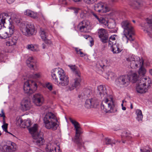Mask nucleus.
Returning a JSON list of instances; mask_svg holds the SVG:
<instances>
[{"label":"nucleus","instance_id":"nucleus-1","mask_svg":"<svg viewBox=\"0 0 152 152\" xmlns=\"http://www.w3.org/2000/svg\"><path fill=\"white\" fill-rule=\"evenodd\" d=\"M101 108L106 113H114L117 111L112 96L103 100L101 104Z\"/></svg>","mask_w":152,"mask_h":152},{"label":"nucleus","instance_id":"nucleus-2","mask_svg":"<svg viewBox=\"0 0 152 152\" xmlns=\"http://www.w3.org/2000/svg\"><path fill=\"white\" fill-rule=\"evenodd\" d=\"M151 83V81L149 78L142 77L137 80L136 86L137 91L141 94L146 92L147 91L148 88L150 86V84Z\"/></svg>","mask_w":152,"mask_h":152},{"label":"nucleus","instance_id":"nucleus-3","mask_svg":"<svg viewBox=\"0 0 152 152\" xmlns=\"http://www.w3.org/2000/svg\"><path fill=\"white\" fill-rule=\"evenodd\" d=\"M45 127L47 129H53L57 124V118L53 113H47L43 119Z\"/></svg>","mask_w":152,"mask_h":152},{"label":"nucleus","instance_id":"nucleus-4","mask_svg":"<svg viewBox=\"0 0 152 152\" xmlns=\"http://www.w3.org/2000/svg\"><path fill=\"white\" fill-rule=\"evenodd\" d=\"M121 25L124 30V34L127 39V43L128 41L130 42L133 41L134 38L132 36L134 35V32L128 20L124 21L122 22Z\"/></svg>","mask_w":152,"mask_h":152},{"label":"nucleus","instance_id":"nucleus-5","mask_svg":"<svg viewBox=\"0 0 152 152\" xmlns=\"http://www.w3.org/2000/svg\"><path fill=\"white\" fill-rule=\"evenodd\" d=\"M18 147L16 144L11 141L2 142L0 144V150L4 152H14Z\"/></svg>","mask_w":152,"mask_h":152},{"label":"nucleus","instance_id":"nucleus-6","mask_svg":"<svg viewBox=\"0 0 152 152\" xmlns=\"http://www.w3.org/2000/svg\"><path fill=\"white\" fill-rule=\"evenodd\" d=\"M58 76L59 78V81L58 85L60 86H65L68 85L69 78L66 75L64 70L60 68H58Z\"/></svg>","mask_w":152,"mask_h":152},{"label":"nucleus","instance_id":"nucleus-7","mask_svg":"<svg viewBox=\"0 0 152 152\" xmlns=\"http://www.w3.org/2000/svg\"><path fill=\"white\" fill-rule=\"evenodd\" d=\"M37 85L33 80H28L24 83L23 90L26 93L30 94L34 93L37 90Z\"/></svg>","mask_w":152,"mask_h":152},{"label":"nucleus","instance_id":"nucleus-8","mask_svg":"<svg viewBox=\"0 0 152 152\" xmlns=\"http://www.w3.org/2000/svg\"><path fill=\"white\" fill-rule=\"evenodd\" d=\"M130 81V78L128 76L122 75L116 80L115 83L118 86L125 87L129 85Z\"/></svg>","mask_w":152,"mask_h":152},{"label":"nucleus","instance_id":"nucleus-9","mask_svg":"<svg viewBox=\"0 0 152 152\" xmlns=\"http://www.w3.org/2000/svg\"><path fill=\"white\" fill-rule=\"evenodd\" d=\"M20 30L23 35L30 36L34 34L35 28L33 25L28 24L21 27Z\"/></svg>","mask_w":152,"mask_h":152},{"label":"nucleus","instance_id":"nucleus-10","mask_svg":"<svg viewBox=\"0 0 152 152\" xmlns=\"http://www.w3.org/2000/svg\"><path fill=\"white\" fill-rule=\"evenodd\" d=\"M9 33L5 31V29L2 25H0V38L1 39H5L12 34L14 32V26L10 24L9 26Z\"/></svg>","mask_w":152,"mask_h":152},{"label":"nucleus","instance_id":"nucleus-11","mask_svg":"<svg viewBox=\"0 0 152 152\" xmlns=\"http://www.w3.org/2000/svg\"><path fill=\"white\" fill-rule=\"evenodd\" d=\"M98 35L101 41L104 43L107 42L108 34L107 31L104 29L101 28L98 30Z\"/></svg>","mask_w":152,"mask_h":152},{"label":"nucleus","instance_id":"nucleus-12","mask_svg":"<svg viewBox=\"0 0 152 152\" xmlns=\"http://www.w3.org/2000/svg\"><path fill=\"white\" fill-rule=\"evenodd\" d=\"M97 93L99 94L101 98L103 99L112 97L108 95L106 88L104 85H101L97 87Z\"/></svg>","mask_w":152,"mask_h":152},{"label":"nucleus","instance_id":"nucleus-13","mask_svg":"<svg viewBox=\"0 0 152 152\" xmlns=\"http://www.w3.org/2000/svg\"><path fill=\"white\" fill-rule=\"evenodd\" d=\"M94 7L95 10L99 12H106L109 10L105 4L102 2L95 4Z\"/></svg>","mask_w":152,"mask_h":152},{"label":"nucleus","instance_id":"nucleus-14","mask_svg":"<svg viewBox=\"0 0 152 152\" xmlns=\"http://www.w3.org/2000/svg\"><path fill=\"white\" fill-rule=\"evenodd\" d=\"M32 137L34 140V142L38 145H42L45 142L43 133L42 132H40L37 134L34 135Z\"/></svg>","mask_w":152,"mask_h":152},{"label":"nucleus","instance_id":"nucleus-15","mask_svg":"<svg viewBox=\"0 0 152 152\" xmlns=\"http://www.w3.org/2000/svg\"><path fill=\"white\" fill-rule=\"evenodd\" d=\"M33 100L34 103L37 106H40L43 103L44 99L43 96L39 94H36L34 95Z\"/></svg>","mask_w":152,"mask_h":152},{"label":"nucleus","instance_id":"nucleus-16","mask_svg":"<svg viewBox=\"0 0 152 152\" xmlns=\"http://www.w3.org/2000/svg\"><path fill=\"white\" fill-rule=\"evenodd\" d=\"M108 46L110 47L111 51L114 54L119 53L123 50L121 45L116 42L111 45H108Z\"/></svg>","mask_w":152,"mask_h":152},{"label":"nucleus","instance_id":"nucleus-17","mask_svg":"<svg viewBox=\"0 0 152 152\" xmlns=\"http://www.w3.org/2000/svg\"><path fill=\"white\" fill-rule=\"evenodd\" d=\"M26 63L28 67L32 68L34 70L37 69V64L36 60L33 57H29L26 61Z\"/></svg>","mask_w":152,"mask_h":152},{"label":"nucleus","instance_id":"nucleus-18","mask_svg":"<svg viewBox=\"0 0 152 152\" xmlns=\"http://www.w3.org/2000/svg\"><path fill=\"white\" fill-rule=\"evenodd\" d=\"M130 5L134 9H138L140 7L144 6L145 3L141 0H130Z\"/></svg>","mask_w":152,"mask_h":152},{"label":"nucleus","instance_id":"nucleus-19","mask_svg":"<svg viewBox=\"0 0 152 152\" xmlns=\"http://www.w3.org/2000/svg\"><path fill=\"white\" fill-rule=\"evenodd\" d=\"M21 106L22 108L24 111L28 110L31 107V102L27 99H24L22 100Z\"/></svg>","mask_w":152,"mask_h":152},{"label":"nucleus","instance_id":"nucleus-20","mask_svg":"<svg viewBox=\"0 0 152 152\" xmlns=\"http://www.w3.org/2000/svg\"><path fill=\"white\" fill-rule=\"evenodd\" d=\"M81 81V78H75L74 83L71 85V86H69L67 87L66 91H69L72 90L80 85Z\"/></svg>","mask_w":152,"mask_h":152},{"label":"nucleus","instance_id":"nucleus-21","mask_svg":"<svg viewBox=\"0 0 152 152\" xmlns=\"http://www.w3.org/2000/svg\"><path fill=\"white\" fill-rule=\"evenodd\" d=\"M96 101L94 99H88L86 100L85 106L87 108L93 107L95 104Z\"/></svg>","mask_w":152,"mask_h":152},{"label":"nucleus","instance_id":"nucleus-22","mask_svg":"<svg viewBox=\"0 0 152 152\" xmlns=\"http://www.w3.org/2000/svg\"><path fill=\"white\" fill-rule=\"evenodd\" d=\"M10 19V17L8 14L3 13L0 14V25L4 24L5 23L6 20Z\"/></svg>","mask_w":152,"mask_h":152},{"label":"nucleus","instance_id":"nucleus-23","mask_svg":"<svg viewBox=\"0 0 152 152\" xmlns=\"http://www.w3.org/2000/svg\"><path fill=\"white\" fill-rule=\"evenodd\" d=\"M24 14L34 19L37 18H38L37 13L29 10H26L24 12Z\"/></svg>","mask_w":152,"mask_h":152},{"label":"nucleus","instance_id":"nucleus-24","mask_svg":"<svg viewBox=\"0 0 152 152\" xmlns=\"http://www.w3.org/2000/svg\"><path fill=\"white\" fill-rule=\"evenodd\" d=\"M79 134L76 133L75 142L77 145L80 149H81L82 147L83 146L84 143L83 142L81 138L79 137Z\"/></svg>","mask_w":152,"mask_h":152},{"label":"nucleus","instance_id":"nucleus-25","mask_svg":"<svg viewBox=\"0 0 152 152\" xmlns=\"http://www.w3.org/2000/svg\"><path fill=\"white\" fill-rule=\"evenodd\" d=\"M17 40L18 38L16 37H10L8 41L6 42V45L8 46L15 45Z\"/></svg>","mask_w":152,"mask_h":152},{"label":"nucleus","instance_id":"nucleus-26","mask_svg":"<svg viewBox=\"0 0 152 152\" xmlns=\"http://www.w3.org/2000/svg\"><path fill=\"white\" fill-rule=\"evenodd\" d=\"M71 69L75 73V75L77 76L76 78H81L80 73L79 70L77 69V66L75 65H69Z\"/></svg>","mask_w":152,"mask_h":152},{"label":"nucleus","instance_id":"nucleus-27","mask_svg":"<svg viewBox=\"0 0 152 152\" xmlns=\"http://www.w3.org/2000/svg\"><path fill=\"white\" fill-rule=\"evenodd\" d=\"M134 55H130L128 58H127L126 60L130 62L131 66L134 68H137V64H135V62L133 61V60L134 59Z\"/></svg>","mask_w":152,"mask_h":152},{"label":"nucleus","instance_id":"nucleus-28","mask_svg":"<svg viewBox=\"0 0 152 152\" xmlns=\"http://www.w3.org/2000/svg\"><path fill=\"white\" fill-rule=\"evenodd\" d=\"M38 128V125L37 124H35L33 127L29 128V132L32 136L34 135L37 134L39 133L37 132Z\"/></svg>","mask_w":152,"mask_h":152},{"label":"nucleus","instance_id":"nucleus-29","mask_svg":"<svg viewBox=\"0 0 152 152\" xmlns=\"http://www.w3.org/2000/svg\"><path fill=\"white\" fill-rule=\"evenodd\" d=\"M26 48L33 51H38L39 50L38 46L37 45L30 44L27 45Z\"/></svg>","mask_w":152,"mask_h":152},{"label":"nucleus","instance_id":"nucleus-30","mask_svg":"<svg viewBox=\"0 0 152 152\" xmlns=\"http://www.w3.org/2000/svg\"><path fill=\"white\" fill-rule=\"evenodd\" d=\"M47 31L42 28H40L39 34L42 39L45 40L47 36Z\"/></svg>","mask_w":152,"mask_h":152},{"label":"nucleus","instance_id":"nucleus-31","mask_svg":"<svg viewBox=\"0 0 152 152\" xmlns=\"http://www.w3.org/2000/svg\"><path fill=\"white\" fill-rule=\"evenodd\" d=\"M98 21L99 22L102 24L103 25L108 27V28H110L109 26V24H108V21L107 19L104 18L102 17H100V18Z\"/></svg>","mask_w":152,"mask_h":152},{"label":"nucleus","instance_id":"nucleus-32","mask_svg":"<svg viewBox=\"0 0 152 152\" xmlns=\"http://www.w3.org/2000/svg\"><path fill=\"white\" fill-rule=\"evenodd\" d=\"M134 59L133 61L135 62V64H137V67L138 66H141L143 64V61L142 59H140V58L137 56H135L134 57Z\"/></svg>","mask_w":152,"mask_h":152},{"label":"nucleus","instance_id":"nucleus-33","mask_svg":"<svg viewBox=\"0 0 152 152\" xmlns=\"http://www.w3.org/2000/svg\"><path fill=\"white\" fill-rule=\"evenodd\" d=\"M137 115V119L138 121H142L143 118V115L141 111L139 109H137L136 111Z\"/></svg>","mask_w":152,"mask_h":152},{"label":"nucleus","instance_id":"nucleus-34","mask_svg":"<svg viewBox=\"0 0 152 152\" xmlns=\"http://www.w3.org/2000/svg\"><path fill=\"white\" fill-rule=\"evenodd\" d=\"M78 28H79V31L81 32H87L88 31L89 29L86 28V26H84L79 24L78 25Z\"/></svg>","mask_w":152,"mask_h":152},{"label":"nucleus","instance_id":"nucleus-35","mask_svg":"<svg viewBox=\"0 0 152 152\" xmlns=\"http://www.w3.org/2000/svg\"><path fill=\"white\" fill-rule=\"evenodd\" d=\"M69 119L71 122L74 125L75 129L80 128V125L78 122L76 121L73 120L71 118H69Z\"/></svg>","mask_w":152,"mask_h":152},{"label":"nucleus","instance_id":"nucleus-36","mask_svg":"<svg viewBox=\"0 0 152 152\" xmlns=\"http://www.w3.org/2000/svg\"><path fill=\"white\" fill-rule=\"evenodd\" d=\"M84 26H86V28L90 29V25L89 22L87 20H85L82 21L79 23Z\"/></svg>","mask_w":152,"mask_h":152},{"label":"nucleus","instance_id":"nucleus-37","mask_svg":"<svg viewBox=\"0 0 152 152\" xmlns=\"http://www.w3.org/2000/svg\"><path fill=\"white\" fill-rule=\"evenodd\" d=\"M100 66L103 68L104 66H108L109 64V62L106 59H104L101 61L100 63Z\"/></svg>","mask_w":152,"mask_h":152},{"label":"nucleus","instance_id":"nucleus-38","mask_svg":"<svg viewBox=\"0 0 152 152\" xmlns=\"http://www.w3.org/2000/svg\"><path fill=\"white\" fill-rule=\"evenodd\" d=\"M42 74L40 72L37 73H34L30 76V77L33 79H37L41 77Z\"/></svg>","mask_w":152,"mask_h":152},{"label":"nucleus","instance_id":"nucleus-39","mask_svg":"<svg viewBox=\"0 0 152 152\" xmlns=\"http://www.w3.org/2000/svg\"><path fill=\"white\" fill-rule=\"evenodd\" d=\"M130 134L127 131H124L122 132L121 137L123 138H127L129 139L130 138Z\"/></svg>","mask_w":152,"mask_h":152},{"label":"nucleus","instance_id":"nucleus-40","mask_svg":"<svg viewBox=\"0 0 152 152\" xmlns=\"http://www.w3.org/2000/svg\"><path fill=\"white\" fill-rule=\"evenodd\" d=\"M129 78L132 79V82L134 83L137 80L138 76L136 73H134L132 74L130 77Z\"/></svg>","mask_w":152,"mask_h":152},{"label":"nucleus","instance_id":"nucleus-41","mask_svg":"<svg viewBox=\"0 0 152 152\" xmlns=\"http://www.w3.org/2000/svg\"><path fill=\"white\" fill-rule=\"evenodd\" d=\"M23 123L24 121L21 118H17L16 122L17 125L21 127L24 128V126L23 125Z\"/></svg>","mask_w":152,"mask_h":152},{"label":"nucleus","instance_id":"nucleus-42","mask_svg":"<svg viewBox=\"0 0 152 152\" xmlns=\"http://www.w3.org/2000/svg\"><path fill=\"white\" fill-rule=\"evenodd\" d=\"M143 65L141 66H139L140 67V68L138 72L139 75L140 76L144 75L146 72V70L143 67Z\"/></svg>","mask_w":152,"mask_h":152},{"label":"nucleus","instance_id":"nucleus-43","mask_svg":"<svg viewBox=\"0 0 152 152\" xmlns=\"http://www.w3.org/2000/svg\"><path fill=\"white\" fill-rule=\"evenodd\" d=\"M116 36H117L115 35L111 36L109 38L108 45H111V44H114V42L112 41H115L116 39L115 37Z\"/></svg>","mask_w":152,"mask_h":152},{"label":"nucleus","instance_id":"nucleus-44","mask_svg":"<svg viewBox=\"0 0 152 152\" xmlns=\"http://www.w3.org/2000/svg\"><path fill=\"white\" fill-rule=\"evenodd\" d=\"M23 121L24 123H23V125L24 126V128L25 127H28L31 125V122L29 119L25 120Z\"/></svg>","mask_w":152,"mask_h":152},{"label":"nucleus","instance_id":"nucleus-45","mask_svg":"<svg viewBox=\"0 0 152 152\" xmlns=\"http://www.w3.org/2000/svg\"><path fill=\"white\" fill-rule=\"evenodd\" d=\"M91 93L90 90L88 89H86L84 91V92L83 93L84 96L86 97H89Z\"/></svg>","mask_w":152,"mask_h":152},{"label":"nucleus","instance_id":"nucleus-46","mask_svg":"<svg viewBox=\"0 0 152 152\" xmlns=\"http://www.w3.org/2000/svg\"><path fill=\"white\" fill-rule=\"evenodd\" d=\"M105 144L107 145H111L112 146L113 144H115V142H113L110 139L108 138H105Z\"/></svg>","mask_w":152,"mask_h":152},{"label":"nucleus","instance_id":"nucleus-47","mask_svg":"<svg viewBox=\"0 0 152 152\" xmlns=\"http://www.w3.org/2000/svg\"><path fill=\"white\" fill-rule=\"evenodd\" d=\"M4 124L2 126V128L4 131L5 132L10 133L11 134H12L11 133L7 131V129L8 127V124H7L6 123H5V121L4 120Z\"/></svg>","mask_w":152,"mask_h":152},{"label":"nucleus","instance_id":"nucleus-48","mask_svg":"<svg viewBox=\"0 0 152 152\" xmlns=\"http://www.w3.org/2000/svg\"><path fill=\"white\" fill-rule=\"evenodd\" d=\"M56 71V69H54L52 70L51 72V75L52 78L53 79H55V80H56V75L55 73V72Z\"/></svg>","mask_w":152,"mask_h":152},{"label":"nucleus","instance_id":"nucleus-49","mask_svg":"<svg viewBox=\"0 0 152 152\" xmlns=\"http://www.w3.org/2000/svg\"><path fill=\"white\" fill-rule=\"evenodd\" d=\"M49 148L47 146V148H46L45 150L47 152H56V148L55 147L54 148H53L52 149H49Z\"/></svg>","mask_w":152,"mask_h":152},{"label":"nucleus","instance_id":"nucleus-50","mask_svg":"<svg viewBox=\"0 0 152 152\" xmlns=\"http://www.w3.org/2000/svg\"><path fill=\"white\" fill-rule=\"evenodd\" d=\"M97 0H84V1L87 4H90L94 3Z\"/></svg>","mask_w":152,"mask_h":152},{"label":"nucleus","instance_id":"nucleus-51","mask_svg":"<svg viewBox=\"0 0 152 152\" xmlns=\"http://www.w3.org/2000/svg\"><path fill=\"white\" fill-rule=\"evenodd\" d=\"M46 87L50 91L52 90L53 87L52 85L49 83L46 84Z\"/></svg>","mask_w":152,"mask_h":152},{"label":"nucleus","instance_id":"nucleus-52","mask_svg":"<svg viewBox=\"0 0 152 152\" xmlns=\"http://www.w3.org/2000/svg\"><path fill=\"white\" fill-rule=\"evenodd\" d=\"M69 9L72 10L76 14L78 13L79 10L78 8H75L74 7H70L69 8Z\"/></svg>","mask_w":152,"mask_h":152},{"label":"nucleus","instance_id":"nucleus-53","mask_svg":"<svg viewBox=\"0 0 152 152\" xmlns=\"http://www.w3.org/2000/svg\"><path fill=\"white\" fill-rule=\"evenodd\" d=\"M59 4H66V0H58Z\"/></svg>","mask_w":152,"mask_h":152},{"label":"nucleus","instance_id":"nucleus-54","mask_svg":"<svg viewBox=\"0 0 152 152\" xmlns=\"http://www.w3.org/2000/svg\"><path fill=\"white\" fill-rule=\"evenodd\" d=\"M0 116L2 117L3 118V120L4 119V118H5V113L4 111L3 110H1V113L0 114Z\"/></svg>","mask_w":152,"mask_h":152},{"label":"nucleus","instance_id":"nucleus-55","mask_svg":"<svg viewBox=\"0 0 152 152\" xmlns=\"http://www.w3.org/2000/svg\"><path fill=\"white\" fill-rule=\"evenodd\" d=\"M84 38L86 39H89V40L90 39H92V38L91 36L88 35H84L83 36Z\"/></svg>","mask_w":152,"mask_h":152},{"label":"nucleus","instance_id":"nucleus-56","mask_svg":"<svg viewBox=\"0 0 152 152\" xmlns=\"http://www.w3.org/2000/svg\"><path fill=\"white\" fill-rule=\"evenodd\" d=\"M76 134H79L82 133L81 127L80 128L76 129Z\"/></svg>","mask_w":152,"mask_h":152},{"label":"nucleus","instance_id":"nucleus-57","mask_svg":"<svg viewBox=\"0 0 152 152\" xmlns=\"http://www.w3.org/2000/svg\"><path fill=\"white\" fill-rule=\"evenodd\" d=\"M45 41V43L46 44H50L51 43L50 41L48 40L46 38L45 40H43Z\"/></svg>","mask_w":152,"mask_h":152},{"label":"nucleus","instance_id":"nucleus-58","mask_svg":"<svg viewBox=\"0 0 152 152\" xmlns=\"http://www.w3.org/2000/svg\"><path fill=\"white\" fill-rule=\"evenodd\" d=\"M94 16L99 21L100 18V16H98L96 14L94 13L93 14Z\"/></svg>","mask_w":152,"mask_h":152},{"label":"nucleus","instance_id":"nucleus-59","mask_svg":"<svg viewBox=\"0 0 152 152\" xmlns=\"http://www.w3.org/2000/svg\"><path fill=\"white\" fill-rule=\"evenodd\" d=\"M141 152H152V151H151L149 150H146L145 151H143L142 149H140Z\"/></svg>","mask_w":152,"mask_h":152},{"label":"nucleus","instance_id":"nucleus-60","mask_svg":"<svg viewBox=\"0 0 152 152\" xmlns=\"http://www.w3.org/2000/svg\"><path fill=\"white\" fill-rule=\"evenodd\" d=\"M14 22H15L16 23H19L20 22V20L19 19L15 18L13 19Z\"/></svg>","mask_w":152,"mask_h":152},{"label":"nucleus","instance_id":"nucleus-61","mask_svg":"<svg viewBox=\"0 0 152 152\" xmlns=\"http://www.w3.org/2000/svg\"><path fill=\"white\" fill-rule=\"evenodd\" d=\"M60 137L58 138V143H60L61 142V134H59Z\"/></svg>","mask_w":152,"mask_h":152},{"label":"nucleus","instance_id":"nucleus-62","mask_svg":"<svg viewBox=\"0 0 152 152\" xmlns=\"http://www.w3.org/2000/svg\"><path fill=\"white\" fill-rule=\"evenodd\" d=\"M15 0H7V2L8 3L10 4L13 2Z\"/></svg>","mask_w":152,"mask_h":152},{"label":"nucleus","instance_id":"nucleus-63","mask_svg":"<svg viewBox=\"0 0 152 152\" xmlns=\"http://www.w3.org/2000/svg\"><path fill=\"white\" fill-rule=\"evenodd\" d=\"M80 56L81 57H83L86 55L84 53L81 51L80 52Z\"/></svg>","mask_w":152,"mask_h":152},{"label":"nucleus","instance_id":"nucleus-64","mask_svg":"<svg viewBox=\"0 0 152 152\" xmlns=\"http://www.w3.org/2000/svg\"><path fill=\"white\" fill-rule=\"evenodd\" d=\"M90 42L91 43L90 46L91 47L94 45V42L92 39H90Z\"/></svg>","mask_w":152,"mask_h":152}]
</instances>
